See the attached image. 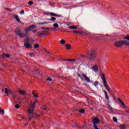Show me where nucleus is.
Returning a JSON list of instances; mask_svg holds the SVG:
<instances>
[{
    "label": "nucleus",
    "mask_w": 129,
    "mask_h": 129,
    "mask_svg": "<svg viewBox=\"0 0 129 129\" xmlns=\"http://www.w3.org/2000/svg\"><path fill=\"white\" fill-rule=\"evenodd\" d=\"M36 36L37 37H42V36L41 35V32L40 33H39L38 32L36 33Z\"/></svg>",
    "instance_id": "obj_31"
},
{
    "label": "nucleus",
    "mask_w": 129,
    "mask_h": 129,
    "mask_svg": "<svg viewBox=\"0 0 129 129\" xmlns=\"http://www.w3.org/2000/svg\"><path fill=\"white\" fill-rule=\"evenodd\" d=\"M9 57H11V55L9 54H5L3 53L2 56V58H9Z\"/></svg>",
    "instance_id": "obj_16"
},
{
    "label": "nucleus",
    "mask_w": 129,
    "mask_h": 129,
    "mask_svg": "<svg viewBox=\"0 0 129 129\" xmlns=\"http://www.w3.org/2000/svg\"><path fill=\"white\" fill-rule=\"evenodd\" d=\"M78 76L80 77V78H81L82 80H83V78L81 77V75L80 74H78Z\"/></svg>",
    "instance_id": "obj_44"
},
{
    "label": "nucleus",
    "mask_w": 129,
    "mask_h": 129,
    "mask_svg": "<svg viewBox=\"0 0 129 129\" xmlns=\"http://www.w3.org/2000/svg\"><path fill=\"white\" fill-rule=\"evenodd\" d=\"M47 80H48L49 81H53V80H52V79H51V78H49Z\"/></svg>",
    "instance_id": "obj_47"
},
{
    "label": "nucleus",
    "mask_w": 129,
    "mask_h": 129,
    "mask_svg": "<svg viewBox=\"0 0 129 129\" xmlns=\"http://www.w3.org/2000/svg\"><path fill=\"white\" fill-rule=\"evenodd\" d=\"M48 21H56V18L51 17V19H48Z\"/></svg>",
    "instance_id": "obj_32"
},
{
    "label": "nucleus",
    "mask_w": 129,
    "mask_h": 129,
    "mask_svg": "<svg viewBox=\"0 0 129 129\" xmlns=\"http://www.w3.org/2000/svg\"><path fill=\"white\" fill-rule=\"evenodd\" d=\"M124 45H126L127 46H129V43H127L126 41H124Z\"/></svg>",
    "instance_id": "obj_42"
},
{
    "label": "nucleus",
    "mask_w": 129,
    "mask_h": 129,
    "mask_svg": "<svg viewBox=\"0 0 129 129\" xmlns=\"http://www.w3.org/2000/svg\"><path fill=\"white\" fill-rule=\"evenodd\" d=\"M4 90H2V92H4Z\"/></svg>",
    "instance_id": "obj_63"
},
{
    "label": "nucleus",
    "mask_w": 129,
    "mask_h": 129,
    "mask_svg": "<svg viewBox=\"0 0 129 129\" xmlns=\"http://www.w3.org/2000/svg\"><path fill=\"white\" fill-rule=\"evenodd\" d=\"M63 61H64V64H69L70 62H75L76 61V59H64L63 60Z\"/></svg>",
    "instance_id": "obj_7"
},
{
    "label": "nucleus",
    "mask_w": 129,
    "mask_h": 129,
    "mask_svg": "<svg viewBox=\"0 0 129 129\" xmlns=\"http://www.w3.org/2000/svg\"><path fill=\"white\" fill-rule=\"evenodd\" d=\"M44 50L46 53H47V54H50V52H49V51L47 49H45Z\"/></svg>",
    "instance_id": "obj_46"
},
{
    "label": "nucleus",
    "mask_w": 129,
    "mask_h": 129,
    "mask_svg": "<svg viewBox=\"0 0 129 129\" xmlns=\"http://www.w3.org/2000/svg\"><path fill=\"white\" fill-rule=\"evenodd\" d=\"M31 42H32V43H33V42H34V40H32Z\"/></svg>",
    "instance_id": "obj_62"
},
{
    "label": "nucleus",
    "mask_w": 129,
    "mask_h": 129,
    "mask_svg": "<svg viewBox=\"0 0 129 129\" xmlns=\"http://www.w3.org/2000/svg\"><path fill=\"white\" fill-rule=\"evenodd\" d=\"M124 45V41H115L114 43L115 47L118 48V47H121Z\"/></svg>",
    "instance_id": "obj_6"
},
{
    "label": "nucleus",
    "mask_w": 129,
    "mask_h": 129,
    "mask_svg": "<svg viewBox=\"0 0 129 129\" xmlns=\"http://www.w3.org/2000/svg\"><path fill=\"white\" fill-rule=\"evenodd\" d=\"M51 31H52V32H55L57 31V29H56V28L54 27L51 28Z\"/></svg>",
    "instance_id": "obj_38"
},
{
    "label": "nucleus",
    "mask_w": 129,
    "mask_h": 129,
    "mask_svg": "<svg viewBox=\"0 0 129 129\" xmlns=\"http://www.w3.org/2000/svg\"><path fill=\"white\" fill-rule=\"evenodd\" d=\"M119 128L120 129H125V128H126V126L124 124H121L119 126Z\"/></svg>",
    "instance_id": "obj_19"
},
{
    "label": "nucleus",
    "mask_w": 129,
    "mask_h": 129,
    "mask_svg": "<svg viewBox=\"0 0 129 129\" xmlns=\"http://www.w3.org/2000/svg\"><path fill=\"white\" fill-rule=\"evenodd\" d=\"M118 101L120 103H121L122 106V108H125L126 107V106H125V104H124V103L121 100L120 98H118Z\"/></svg>",
    "instance_id": "obj_10"
},
{
    "label": "nucleus",
    "mask_w": 129,
    "mask_h": 129,
    "mask_svg": "<svg viewBox=\"0 0 129 129\" xmlns=\"http://www.w3.org/2000/svg\"><path fill=\"white\" fill-rule=\"evenodd\" d=\"M60 43L61 45H64V44H65V40H63V39L61 40L60 41Z\"/></svg>",
    "instance_id": "obj_26"
},
{
    "label": "nucleus",
    "mask_w": 129,
    "mask_h": 129,
    "mask_svg": "<svg viewBox=\"0 0 129 129\" xmlns=\"http://www.w3.org/2000/svg\"><path fill=\"white\" fill-rule=\"evenodd\" d=\"M7 11H9V12H11V10L10 9H6Z\"/></svg>",
    "instance_id": "obj_54"
},
{
    "label": "nucleus",
    "mask_w": 129,
    "mask_h": 129,
    "mask_svg": "<svg viewBox=\"0 0 129 129\" xmlns=\"http://www.w3.org/2000/svg\"><path fill=\"white\" fill-rule=\"evenodd\" d=\"M86 57L89 61L93 62L96 59V52L94 50H92L87 53Z\"/></svg>",
    "instance_id": "obj_1"
},
{
    "label": "nucleus",
    "mask_w": 129,
    "mask_h": 129,
    "mask_svg": "<svg viewBox=\"0 0 129 129\" xmlns=\"http://www.w3.org/2000/svg\"><path fill=\"white\" fill-rule=\"evenodd\" d=\"M28 5H29L30 6H32V5H34V3L33 2V1H30L28 2Z\"/></svg>",
    "instance_id": "obj_34"
},
{
    "label": "nucleus",
    "mask_w": 129,
    "mask_h": 129,
    "mask_svg": "<svg viewBox=\"0 0 129 129\" xmlns=\"http://www.w3.org/2000/svg\"><path fill=\"white\" fill-rule=\"evenodd\" d=\"M83 33V31H79V32H78V34H81V35H82Z\"/></svg>",
    "instance_id": "obj_48"
},
{
    "label": "nucleus",
    "mask_w": 129,
    "mask_h": 129,
    "mask_svg": "<svg viewBox=\"0 0 129 129\" xmlns=\"http://www.w3.org/2000/svg\"><path fill=\"white\" fill-rule=\"evenodd\" d=\"M99 84V83L98 82H95L94 83V86H97Z\"/></svg>",
    "instance_id": "obj_40"
},
{
    "label": "nucleus",
    "mask_w": 129,
    "mask_h": 129,
    "mask_svg": "<svg viewBox=\"0 0 129 129\" xmlns=\"http://www.w3.org/2000/svg\"><path fill=\"white\" fill-rule=\"evenodd\" d=\"M17 21L20 24H22V21H21V20L19 18V16H17Z\"/></svg>",
    "instance_id": "obj_25"
},
{
    "label": "nucleus",
    "mask_w": 129,
    "mask_h": 129,
    "mask_svg": "<svg viewBox=\"0 0 129 129\" xmlns=\"http://www.w3.org/2000/svg\"><path fill=\"white\" fill-rule=\"evenodd\" d=\"M29 119H32L33 118V116L29 117Z\"/></svg>",
    "instance_id": "obj_53"
},
{
    "label": "nucleus",
    "mask_w": 129,
    "mask_h": 129,
    "mask_svg": "<svg viewBox=\"0 0 129 129\" xmlns=\"http://www.w3.org/2000/svg\"><path fill=\"white\" fill-rule=\"evenodd\" d=\"M73 33H76V34L79 33V31H77L76 30H73Z\"/></svg>",
    "instance_id": "obj_45"
},
{
    "label": "nucleus",
    "mask_w": 129,
    "mask_h": 129,
    "mask_svg": "<svg viewBox=\"0 0 129 129\" xmlns=\"http://www.w3.org/2000/svg\"><path fill=\"white\" fill-rule=\"evenodd\" d=\"M93 123L94 125V128L95 129H99L97 127V123H99L100 120L97 117H95L94 118H92Z\"/></svg>",
    "instance_id": "obj_3"
},
{
    "label": "nucleus",
    "mask_w": 129,
    "mask_h": 129,
    "mask_svg": "<svg viewBox=\"0 0 129 129\" xmlns=\"http://www.w3.org/2000/svg\"><path fill=\"white\" fill-rule=\"evenodd\" d=\"M82 36H85V37H88L89 36V34L88 33H85V32L83 31V33H82Z\"/></svg>",
    "instance_id": "obj_23"
},
{
    "label": "nucleus",
    "mask_w": 129,
    "mask_h": 129,
    "mask_svg": "<svg viewBox=\"0 0 129 129\" xmlns=\"http://www.w3.org/2000/svg\"><path fill=\"white\" fill-rule=\"evenodd\" d=\"M53 27L55 28H58V27H59V25H58V24L57 23L53 24Z\"/></svg>",
    "instance_id": "obj_27"
},
{
    "label": "nucleus",
    "mask_w": 129,
    "mask_h": 129,
    "mask_svg": "<svg viewBox=\"0 0 129 129\" xmlns=\"http://www.w3.org/2000/svg\"><path fill=\"white\" fill-rule=\"evenodd\" d=\"M66 47L67 50H70L71 49V45L70 44H66Z\"/></svg>",
    "instance_id": "obj_20"
},
{
    "label": "nucleus",
    "mask_w": 129,
    "mask_h": 129,
    "mask_svg": "<svg viewBox=\"0 0 129 129\" xmlns=\"http://www.w3.org/2000/svg\"><path fill=\"white\" fill-rule=\"evenodd\" d=\"M69 29H71L72 30H76V29H77V27L76 26H71L69 27Z\"/></svg>",
    "instance_id": "obj_21"
},
{
    "label": "nucleus",
    "mask_w": 129,
    "mask_h": 129,
    "mask_svg": "<svg viewBox=\"0 0 129 129\" xmlns=\"http://www.w3.org/2000/svg\"><path fill=\"white\" fill-rule=\"evenodd\" d=\"M7 96H10L9 95V94H7Z\"/></svg>",
    "instance_id": "obj_59"
},
{
    "label": "nucleus",
    "mask_w": 129,
    "mask_h": 129,
    "mask_svg": "<svg viewBox=\"0 0 129 129\" xmlns=\"http://www.w3.org/2000/svg\"><path fill=\"white\" fill-rule=\"evenodd\" d=\"M45 28H42V30H45Z\"/></svg>",
    "instance_id": "obj_61"
},
{
    "label": "nucleus",
    "mask_w": 129,
    "mask_h": 129,
    "mask_svg": "<svg viewBox=\"0 0 129 129\" xmlns=\"http://www.w3.org/2000/svg\"><path fill=\"white\" fill-rule=\"evenodd\" d=\"M25 43H28L30 42V38L28 37L24 40Z\"/></svg>",
    "instance_id": "obj_24"
},
{
    "label": "nucleus",
    "mask_w": 129,
    "mask_h": 129,
    "mask_svg": "<svg viewBox=\"0 0 129 129\" xmlns=\"http://www.w3.org/2000/svg\"><path fill=\"white\" fill-rule=\"evenodd\" d=\"M103 92L105 94L106 99H107V100H109V97L108 96V94H107V92H106V91H105V90H104Z\"/></svg>",
    "instance_id": "obj_17"
},
{
    "label": "nucleus",
    "mask_w": 129,
    "mask_h": 129,
    "mask_svg": "<svg viewBox=\"0 0 129 129\" xmlns=\"http://www.w3.org/2000/svg\"><path fill=\"white\" fill-rule=\"evenodd\" d=\"M39 47H40V46L38 43H36L35 45H34V46L35 49H37V48H39Z\"/></svg>",
    "instance_id": "obj_29"
},
{
    "label": "nucleus",
    "mask_w": 129,
    "mask_h": 129,
    "mask_svg": "<svg viewBox=\"0 0 129 129\" xmlns=\"http://www.w3.org/2000/svg\"><path fill=\"white\" fill-rule=\"evenodd\" d=\"M50 16H51L52 17H57V18H60V15H58L55 13H53L52 12L50 13Z\"/></svg>",
    "instance_id": "obj_18"
},
{
    "label": "nucleus",
    "mask_w": 129,
    "mask_h": 129,
    "mask_svg": "<svg viewBox=\"0 0 129 129\" xmlns=\"http://www.w3.org/2000/svg\"><path fill=\"white\" fill-rule=\"evenodd\" d=\"M82 75L83 77H84L85 81H86L88 83L90 82V79H89V78H88V77H87V76H86V75L82 74Z\"/></svg>",
    "instance_id": "obj_11"
},
{
    "label": "nucleus",
    "mask_w": 129,
    "mask_h": 129,
    "mask_svg": "<svg viewBox=\"0 0 129 129\" xmlns=\"http://www.w3.org/2000/svg\"><path fill=\"white\" fill-rule=\"evenodd\" d=\"M113 121H114L115 122H117V119L115 117H113Z\"/></svg>",
    "instance_id": "obj_39"
},
{
    "label": "nucleus",
    "mask_w": 129,
    "mask_h": 129,
    "mask_svg": "<svg viewBox=\"0 0 129 129\" xmlns=\"http://www.w3.org/2000/svg\"><path fill=\"white\" fill-rule=\"evenodd\" d=\"M41 36L42 38H44L45 37H46V36H48L49 35V32L47 31H43L42 32H40Z\"/></svg>",
    "instance_id": "obj_8"
},
{
    "label": "nucleus",
    "mask_w": 129,
    "mask_h": 129,
    "mask_svg": "<svg viewBox=\"0 0 129 129\" xmlns=\"http://www.w3.org/2000/svg\"><path fill=\"white\" fill-rule=\"evenodd\" d=\"M24 46L25 48H27V49H31L32 48V45L29 43H25Z\"/></svg>",
    "instance_id": "obj_15"
},
{
    "label": "nucleus",
    "mask_w": 129,
    "mask_h": 129,
    "mask_svg": "<svg viewBox=\"0 0 129 129\" xmlns=\"http://www.w3.org/2000/svg\"><path fill=\"white\" fill-rule=\"evenodd\" d=\"M102 80L103 81V84L105 86V88L106 89L107 91H108L109 93H110V90L108 88V87L107 86V82H106V80L105 79V77L104 76V74H102Z\"/></svg>",
    "instance_id": "obj_4"
},
{
    "label": "nucleus",
    "mask_w": 129,
    "mask_h": 129,
    "mask_svg": "<svg viewBox=\"0 0 129 129\" xmlns=\"http://www.w3.org/2000/svg\"><path fill=\"white\" fill-rule=\"evenodd\" d=\"M38 102V100H35V101L34 102V103H35L36 104Z\"/></svg>",
    "instance_id": "obj_50"
},
{
    "label": "nucleus",
    "mask_w": 129,
    "mask_h": 129,
    "mask_svg": "<svg viewBox=\"0 0 129 129\" xmlns=\"http://www.w3.org/2000/svg\"><path fill=\"white\" fill-rule=\"evenodd\" d=\"M13 98L14 99V101L13 102V104L15 105L16 103H17V101L16 100V95H13Z\"/></svg>",
    "instance_id": "obj_22"
},
{
    "label": "nucleus",
    "mask_w": 129,
    "mask_h": 129,
    "mask_svg": "<svg viewBox=\"0 0 129 129\" xmlns=\"http://www.w3.org/2000/svg\"><path fill=\"white\" fill-rule=\"evenodd\" d=\"M15 108H17V104L15 105Z\"/></svg>",
    "instance_id": "obj_58"
},
{
    "label": "nucleus",
    "mask_w": 129,
    "mask_h": 129,
    "mask_svg": "<svg viewBox=\"0 0 129 129\" xmlns=\"http://www.w3.org/2000/svg\"><path fill=\"white\" fill-rule=\"evenodd\" d=\"M10 93L11 95H13V93H12V91L11 90H8V88H5V94H9Z\"/></svg>",
    "instance_id": "obj_14"
},
{
    "label": "nucleus",
    "mask_w": 129,
    "mask_h": 129,
    "mask_svg": "<svg viewBox=\"0 0 129 129\" xmlns=\"http://www.w3.org/2000/svg\"><path fill=\"white\" fill-rule=\"evenodd\" d=\"M45 30H50V28H46L44 29Z\"/></svg>",
    "instance_id": "obj_56"
},
{
    "label": "nucleus",
    "mask_w": 129,
    "mask_h": 129,
    "mask_svg": "<svg viewBox=\"0 0 129 129\" xmlns=\"http://www.w3.org/2000/svg\"><path fill=\"white\" fill-rule=\"evenodd\" d=\"M17 108L18 109V108H20V105H17Z\"/></svg>",
    "instance_id": "obj_52"
},
{
    "label": "nucleus",
    "mask_w": 129,
    "mask_h": 129,
    "mask_svg": "<svg viewBox=\"0 0 129 129\" xmlns=\"http://www.w3.org/2000/svg\"><path fill=\"white\" fill-rule=\"evenodd\" d=\"M18 92L21 95H25V94H26V92L20 89L18 90Z\"/></svg>",
    "instance_id": "obj_13"
},
{
    "label": "nucleus",
    "mask_w": 129,
    "mask_h": 129,
    "mask_svg": "<svg viewBox=\"0 0 129 129\" xmlns=\"http://www.w3.org/2000/svg\"><path fill=\"white\" fill-rule=\"evenodd\" d=\"M32 94L33 96H34V97H36V98L39 97V96L38 95V94H35V93H34V92H32Z\"/></svg>",
    "instance_id": "obj_33"
},
{
    "label": "nucleus",
    "mask_w": 129,
    "mask_h": 129,
    "mask_svg": "<svg viewBox=\"0 0 129 129\" xmlns=\"http://www.w3.org/2000/svg\"><path fill=\"white\" fill-rule=\"evenodd\" d=\"M85 112V110H84V109H82L79 110V112H80L81 113H83Z\"/></svg>",
    "instance_id": "obj_30"
},
{
    "label": "nucleus",
    "mask_w": 129,
    "mask_h": 129,
    "mask_svg": "<svg viewBox=\"0 0 129 129\" xmlns=\"http://www.w3.org/2000/svg\"><path fill=\"white\" fill-rule=\"evenodd\" d=\"M36 32H37V29L32 31V33H36Z\"/></svg>",
    "instance_id": "obj_49"
},
{
    "label": "nucleus",
    "mask_w": 129,
    "mask_h": 129,
    "mask_svg": "<svg viewBox=\"0 0 129 129\" xmlns=\"http://www.w3.org/2000/svg\"><path fill=\"white\" fill-rule=\"evenodd\" d=\"M35 28H36V25H30L25 29V33L28 34L29 32H30V31H32V30L35 29Z\"/></svg>",
    "instance_id": "obj_5"
},
{
    "label": "nucleus",
    "mask_w": 129,
    "mask_h": 129,
    "mask_svg": "<svg viewBox=\"0 0 129 129\" xmlns=\"http://www.w3.org/2000/svg\"><path fill=\"white\" fill-rule=\"evenodd\" d=\"M92 69L94 72L97 73L98 72V65L95 64L93 67H92Z\"/></svg>",
    "instance_id": "obj_9"
},
{
    "label": "nucleus",
    "mask_w": 129,
    "mask_h": 129,
    "mask_svg": "<svg viewBox=\"0 0 129 129\" xmlns=\"http://www.w3.org/2000/svg\"><path fill=\"white\" fill-rule=\"evenodd\" d=\"M17 34L20 38H24V37H25V34H23L21 30H18Z\"/></svg>",
    "instance_id": "obj_12"
},
{
    "label": "nucleus",
    "mask_w": 129,
    "mask_h": 129,
    "mask_svg": "<svg viewBox=\"0 0 129 129\" xmlns=\"http://www.w3.org/2000/svg\"><path fill=\"white\" fill-rule=\"evenodd\" d=\"M70 25H71V24H70V23L67 24V26H70Z\"/></svg>",
    "instance_id": "obj_55"
},
{
    "label": "nucleus",
    "mask_w": 129,
    "mask_h": 129,
    "mask_svg": "<svg viewBox=\"0 0 129 129\" xmlns=\"http://www.w3.org/2000/svg\"><path fill=\"white\" fill-rule=\"evenodd\" d=\"M30 102L31 103L32 101H31ZM35 106H36V104L35 103H33L30 104V108L27 109V112H28L29 114H30L31 115H33V114H34Z\"/></svg>",
    "instance_id": "obj_2"
},
{
    "label": "nucleus",
    "mask_w": 129,
    "mask_h": 129,
    "mask_svg": "<svg viewBox=\"0 0 129 129\" xmlns=\"http://www.w3.org/2000/svg\"><path fill=\"white\" fill-rule=\"evenodd\" d=\"M47 24H48V23L47 22H44L41 23H39V25H47Z\"/></svg>",
    "instance_id": "obj_35"
},
{
    "label": "nucleus",
    "mask_w": 129,
    "mask_h": 129,
    "mask_svg": "<svg viewBox=\"0 0 129 129\" xmlns=\"http://www.w3.org/2000/svg\"><path fill=\"white\" fill-rule=\"evenodd\" d=\"M24 13H25V11H24V10H22L20 12V15H24Z\"/></svg>",
    "instance_id": "obj_43"
},
{
    "label": "nucleus",
    "mask_w": 129,
    "mask_h": 129,
    "mask_svg": "<svg viewBox=\"0 0 129 129\" xmlns=\"http://www.w3.org/2000/svg\"><path fill=\"white\" fill-rule=\"evenodd\" d=\"M2 114H5V110L4 109H2V108H0V113H2Z\"/></svg>",
    "instance_id": "obj_28"
},
{
    "label": "nucleus",
    "mask_w": 129,
    "mask_h": 129,
    "mask_svg": "<svg viewBox=\"0 0 129 129\" xmlns=\"http://www.w3.org/2000/svg\"><path fill=\"white\" fill-rule=\"evenodd\" d=\"M29 56L30 57H34L35 56V54H34L33 52H31L29 54Z\"/></svg>",
    "instance_id": "obj_37"
},
{
    "label": "nucleus",
    "mask_w": 129,
    "mask_h": 129,
    "mask_svg": "<svg viewBox=\"0 0 129 129\" xmlns=\"http://www.w3.org/2000/svg\"><path fill=\"white\" fill-rule=\"evenodd\" d=\"M77 7H78V5H76L75 7L76 8Z\"/></svg>",
    "instance_id": "obj_60"
},
{
    "label": "nucleus",
    "mask_w": 129,
    "mask_h": 129,
    "mask_svg": "<svg viewBox=\"0 0 129 129\" xmlns=\"http://www.w3.org/2000/svg\"><path fill=\"white\" fill-rule=\"evenodd\" d=\"M27 69V68L26 67H22V71H24V72H26V70Z\"/></svg>",
    "instance_id": "obj_36"
},
{
    "label": "nucleus",
    "mask_w": 129,
    "mask_h": 129,
    "mask_svg": "<svg viewBox=\"0 0 129 129\" xmlns=\"http://www.w3.org/2000/svg\"><path fill=\"white\" fill-rule=\"evenodd\" d=\"M125 112H126L127 113H129V111H127V110H125Z\"/></svg>",
    "instance_id": "obj_57"
},
{
    "label": "nucleus",
    "mask_w": 129,
    "mask_h": 129,
    "mask_svg": "<svg viewBox=\"0 0 129 129\" xmlns=\"http://www.w3.org/2000/svg\"><path fill=\"white\" fill-rule=\"evenodd\" d=\"M108 108L110 109V110H112V107L109 104H108Z\"/></svg>",
    "instance_id": "obj_41"
},
{
    "label": "nucleus",
    "mask_w": 129,
    "mask_h": 129,
    "mask_svg": "<svg viewBox=\"0 0 129 129\" xmlns=\"http://www.w3.org/2000/svg\"><path fill=\"white\" fill-rule=\"evenodd\" d=\"M14 17L15 18V20H17V15H14Z\"/></svg>",
    "instance_id": "obj_51"
},
{
    "label": "nucleus",
    "mask_w": 129,
    "mask_h": 129,
    "mask_svg": "<svg viewBox=\"0 0 129 129\" xmlns=\"http://www.w3.org/2000/svg\"><path fill=\"white\" fill-rule=\"evenodd\" d=\"M43 109H46V108H44Z\"/></svg>",
    "instance_id": "obj_64"
}]
</instances>
